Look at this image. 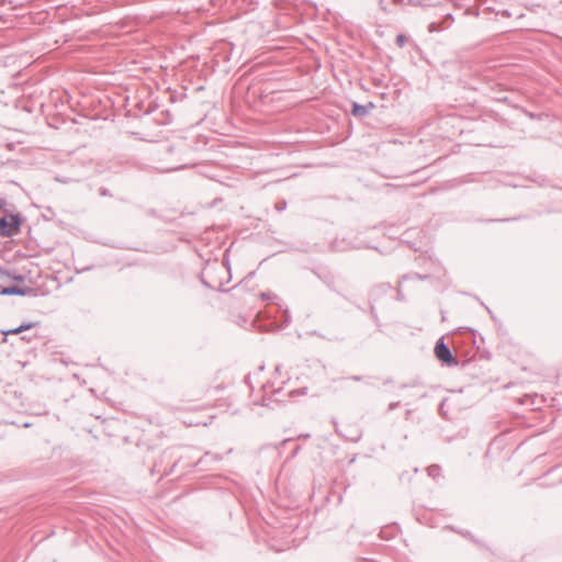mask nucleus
I'll use <instances>...</instances> for the list:
<instances>
[{
  "mask_svg": "<svg viewBox=\"0 0 562 562\" xmlns=\"http://www.w3.org/2000/svg\"><path fill=\"white\" fill-rule=\"evenodd\" d=\"M407 41V38L404 36V35H398L396 37V43L400 45V46H403L405 44V42Z\"/></svg>",
  "mask_w": 562,
  "mask_h": 562,
  "instance_id": "nucleus-5",
  "label": "nucleus"
},
{
  "mask_svg": "<svg viewBox=\"0 0 562 562\" xmlns=\"http://www.w3.org/2000/svg\"><path fill=\"white\" fill-rule=\"evenodd\" d=\"M372 108H373L372 103H369L368 105L353 104L352 114L355 116H363L368 113V110L372 109Z\"/></svg>",
  "mask_w": 562,
  "mask_h": 562,
  "instance_id": "nucleus-4",
  "label": "nucleus"
},
{
  "mask_svg": "<svg viewBox=\"0 0 562 562\" xmlns=\"http://www.w3.org/2000/svg\"><path fill=\"white\" fill-rule=\"evenodd\" d=\"M21 220L18 214L9 212L0 201V234L11 236L19 231Z\"/></svg>",
  "mask_w": 562,
  "mask_h": 562,
  "instance_id": "nucleus-1",
  "label": "nucleus"
},
{
  "mask_svg": "<svg viewBox=\"0 0 562 562\" xmlns=\"http://www.w3.org/2000/svg\"><path fill=\"white\" fill-rule=\"evenodd\" d=\"M435 355L447 366L453 367L458 364V360L451 355L448 346L441 339L436 344Z\"/></svg>",
  "mask_w": 562,
  "mask_h": 562,
  "instance_id": "nucleus-2",
  "label": "nucleus"
},
{
  "mask_svg": "<svg viewBox=\"0 0 562 562\" xmlns=\"http://www.w3.org/2000/svg\"><path fill=\"white\" fill-rule=\"evenodd\" d=\"M14 292H15V290H14V289H4V290L2 291V293H3V294H12V293H14Z\"/></svg>",
  "mask_w": 562,
  "mask_h": 562,
  "instance_id": "nucleus-6",
  "label": "nucleus"
},
{
  "mask_svg": "<svg viewBox=\"0 0 562 562\" xmlns=\"http://www.w3.org/2000/svg\"><path fill=\"white\" fill-rule=\"evenodd\" d=\"M35 325H36V323H25V324L20 325L16 328L9 329V330H3L2 333H3L4 336L18 335V334H20V333H22L24 330H29V329L33 328Z\"/></svg>",
  "mask_w": 562,
  "mask_h": 562,
  "instance_id": "nucleus-3",
  "label": "nucleus"
}]
</instances>
